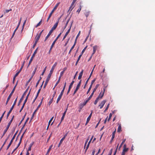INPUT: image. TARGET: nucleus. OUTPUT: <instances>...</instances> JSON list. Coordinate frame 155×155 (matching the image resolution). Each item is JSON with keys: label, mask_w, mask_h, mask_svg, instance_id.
I'll return each mask as SVG.
<instances>
[{"label": "nucleus", "mask_w": 155, "mask_h": 155, "mask_svg": "<svg viewBox=\"0 0 155 155\" xmlns=\"http://www.w3.org/2000/svg\"><path fill=\"white\" fill-rule=\"evenodd\" d=\"M17 99V98L15 99V100L14 101V103L12 106V107L10 108L9 112L8 113V114L7 115V119H8V116L9 115V114L11 112H12V110H13V109L14 108V107L15 106V105L16 103Z\"/></svg>", "instance_id": "1"}, {"label": "nucleus", "mask_w": 155, "mask_h": 155, "mask_svg": "<svg viewBox=\"0 0 155 155\" xmlns=\"http://www.w3.org/2000/svg\"><path fill=\"white\" fill-rule=\"evenodd\" d=\"M59 3H58L56 5L54 6V8H53V10H52L51 12V13L49 14V15L48 16V17L47 19V22H48V20H49V19H50V17H51L53 13L54 12V11L57 9V8L58 7V6L59 5Z\"/></svg>", "instance_id": "2"}, {"label": "nucleus", "mask_w": 155, "mask_h": 155, "mask_svg": "<svg viewBox=\"0 0 155 155\" xmlns=\"http://www.w3.org/2000/svg\"><path fill=\"white\" fill-rule=\"evenodd\" d=\"M38 49V48H37L36 49V50H35V51H34V52L33 53V54L32 55V56H31V57L30 60V61L29 62L28 65L27 66V68H28L29 66L30 65V64H31V62L32 61L33 59V58L35 56V54H36V53L37 52Z\"/></svg>", "instance_id": "3"}, {"label": "nucleus", "mask_w": 155, "mask_h": 155, "mask_svg": "<svg viewBox=\"0 0 155 155\" xmlns=\"http://www.w3.org/2000/svg\"><path fill=\"white\" fill-rule=\"evenodd\" d=\"M29 88V87H28V88L26 89V90H25V91L24 92V93L23 94L21 98H20L19 101V102L18 103V106H19L20 105V104L21 103V102L23 100V99L24 97V96H25V95L26 94V93L28 91V89Z\"/></svg>", "instance_id": "4"}, {"label": "nucleus", "mask_w": 155, "mask_h": 155, "mask_svg": "<svg viewBox=\"0 0 155 155\" xmlns=\"http://www.w3.org/2000/svg\"><path fill=\"white\" fill-rule=\"evenodd\" d=\"M51 75L49 74H48V77L46 78V80L45 81V84L44 85V86H43V88H45L48 82L49 81L50 79V78L51 77Z\"/></svg>", "instance_id": "5"}, {"label": "nucleus", "mask_w": 155, "mask_h": 155, "mask_svg": "<svg viewBox=\"0 0 155 155\" xmlns=\"http://www.w3.org/2000/svg\"><path fill=\"white\" fill-rule=\"evenodd\" d=\"M57 64V62H56L54 63V65L52 66L49 74L51 75V74H52V73H53L54 70L55 66H56Z\"/></svg>", "instance_id": "6"}, {"label": "nucleus", "mask_w": 155, "mask_h": 155, "mask_svg": "<svg viewBox=\"0 0 155 155\" xmlns=\"http://www.w3.org/2000/svg\"><path fill=\"white\" fill-rule=\"evenodd\" d=\"M17 83H18V81L17 82L16 84L15 85L14 87L13 88V89L12 92L10 93V94H9V95L8 97H9L11 98V96H12V94L14 93V91H15V88H16V86L17 85Z\"/></svg>", "instance_id": "7"}, {"label": "nucleus", "mask_w": 155, "mask_h": 155, "mask_svg": "<svg viewBox=\"0 0 155 155\" xmlns=\"http://www.w3.org/2000/svg\"><path fill=\"white\" fill-rule=\"evenodd\" d=\"M58 21H57L56 23L54 25V26L50 30L51 31L53 32L54 30H55L58 25Z\"/></svg>", "instance_id": "8"}, {"label": "nucleus", "mask_w": 155, "mask_h": 155, "mask_svg": "<svg viewBox=\"0 0 155 155\" xmlns=\"http://www.w3.org/2000/svg\"><path fill=\"white\" fill-rule=\"evenodd\" d=\"M105 91V89L104 88V91L103 92H101L100 93V94H99V96L97 97V98H98V99H99L100 98L101 99L104 96Z\"/></svg>", "instance_id": "9"}, {"label": "nucleus", "mask_w": 155, "mask_h": 155, "mask_svg": "<svg viewBox=\"0 0 155 155\" xmlns=\"http://www.w3.org/2000/svg\"><path fill=\"white\" fill-rule=\"evenodd\" d=\"M64 92V91H61V93L60 94L59 96L58 97L57 99V103H58V102H59V101L61 99Z\"/></svg>", "instance_id": "10"}, {"label": "nucleus", "mask_w": 155, "mask_h": 155, "mask_svg": "<svg viewBox=\"0 0 155 155\" xmlns=\"http://www.w3.org/2000/svg\"><path fill=\"white\" fill-rule=\"evenodd\" d=\"M10 125L11 124H10L8 123V124L7 125V127L6 129L4 131V133H3V134L2 135V137L5 135V134L6 133L7 131V130H8V129L9 128Z\"/></svg>", "instance_id": "11"}, {"label": "nucleus", "mask_w": 155, "mask_h": 155, "mask_svg": "<svg viewBox=\"0 0 155 155\" xmlns=\"http://www.w3.org/2000/svg\"><path fill=\"white\" fill-rule=\"evenodd\" d=\"M74 82V81H72V82L71 83V84L69 86V89H68V92L67 93V94H68V93L70 92V90H71V88L72 87Z\"/></svg>", "instance_id": "12"}, {"label": "nucleus", "mask_w": 155, "mask_h": 155, "mask_svg": "<svg viewBox=\"0 0 155 155\" xmlns=\"http://www.w3.org/2000/svg\"><path fill=\"white\" fill-rule=\"evenodd\" d=\"M71 25H72V24L71 25L70 28L68 30V31L66 32V34H65V35H64V38H63V40L66 38V36H67V35H68V33L70 32V30H71Z\"/></svg>", "instance_id": "13"}, {"label": "nucleus", "mask_w": 155, "mask_h": 155, "mask_svg": "<svg viewBox=\"0 0 155 155\" xmlns=\"http://www.w3.org/2000/svg\"><path fill=\"white\" fill-rule=\"evenodd\" d=\"M94 137V136H92L90 140L89 141V142H88L87 144V145L86 147V150H85V153L86 152L87 150V149H88L89 147V145H90V144L92 140V139L93 137Z\"/></svg>", "instance_id": "14"}, {"label": "nucleus", "mask_w": 155, "mask_h": 155, "mask_svg": "<svg viewBox=\"0 0 155 155\" xmlns=\"http://www.w3.org/2000/svg\"><path fill=\"white\" fill-rule=\"evenodd\" d=\"M106 101V100H104L101 102L100 104L99 105V106L100 107V108L101 109L103 107Z\"/></svg>", "instance_id": "15"}, {"label": "nucleus", "mask_w": 155, "mask_h": 155, "mask_svg": "<svg viewBox=\"0 0 155 155\" xmlns=\"http://www.w3.org/2000/svg\"><path fill=\"white\" fill-rule=\"evenodd\" d=\"M92 111L91 113L90 114V115H89V116L87 118V121H86V122L85 124V125H86L88 123V122H89V121L91 119V118L92 116Z\"/></svg>", "instance_id": "16"}, {"label": "nucleus", "mask_w": 155, "mask_h": 155, "mask_svg": "<svg viewBox=\"0 0 155 155\" xmlns=\"http://www.w3.org/2000/svg\"><path fill=\"white\" fill-rule=\"evenodd\" d=\"M68 106L67 107V108L66 109L65 111L63 113V114L62 116V117L61 118V122H62V121L64 119V117H65V115L66 114V112L67 111V109H68Z\"/></svg>", "instance_id": "17"}, {"label": "nucleus", "mask_w": 155, "mask_h": 155, "mask_svg": "<svg viewBox=\"0 0 155 155\" xmlns=\"http://www.w3.org/2000/svg\"><path fill=\"white\" fill-rule=\"evenodd\" d=\"M84 70H82V71L80 72V74H79V75L78 77V79L79 80H81L82 78V75L83 74Z\"/></svg>", "instance_id": "18"}, {"label": "nucleus", "mask_w": 155, "mask_h": 155, "mask_svg": "<svg viewBox=\"0 0 155 155\" xmlns=\"http://www.w3.org/2000/svg\"><path fill=\"white\" fill-rule=\"evenodd\" d=\"M52 31H50L48 34V35L46 37L45 41L48 38V37H49V36L51 34V33H52Z\"/></svg>", "instance_id": "19"}, {"label": "nucleus", "mask_w": 155, "mask_h": 155, "mask_svg": "<svg viewBox=\"0 0 155 155\" xmlns=\"http://www.w3.org/2000/svg\"><path fill=\"white\" fill-rule=\"evenodd\" d=\"M43 98L41 100V101L40 102V103L38 105V107H37V109L35 110V112H36V111L38 110V108L40 107V106H41V105L42 104V101H43Z\"/></svg>", "instance_id": "20"}, {"label": "nucleus", "mask_w": 155, "mask_h": 155, "mask_svg": "<svg viewBox=\"0 0 155 155\" xmlns=\"http://www.w3.org/2000/svg\"><path fill=\"white\" fill-rule=\"evenodd\" d=\"M126 145L125 144L124 146V148L123 150V151H124V152H125V153L126 152H127L128 151V148H126Z\"/></svg>", "instance_id": "21"}, {"label": "nucleus", "mask_w": 155, "mask_h": 155, "mask_svg": "<svg viewBox=\"0 0 155 155\" xmlns=\"http://www.w3.org/2000/svg\"><path fill=\"white\" fill-rule=\"evenodd\" d=\"M67 68L66 67H65L63 68V70L61 71V76H62L65 71L67 69Z\"/></svg>", "instance_id": "22"}, {"label": "nucleus", "mask_w": 155, "mask_h": 155, "mask_svg": "<svg viewBox=\"0 0 155 155\" xmlns=\"http://www.w3.org/2000/svg\"><path fill=\"white\" fill-rule=\"evenodd\" d=\"M97 46H95L93 47V52L92 55L94 54L95 52L96 51L97 48Z\"/></svg>", "instance_id": "23"}, {"label": "nucleus", "mask_w": 155, "mask_h": 155, "mask_svg": "<svg viewBox=\"0 0 155 155\" xmlns=\"http://www.w3.org/2000/svg\"><path fill=\"white\" fill-rule=\"evenodd\" d=\"M52 146H53L52 145H51L50 146V147H49L47 151V152L46 153V155H47L49 153V152L50 151V150L51 149V148H52Z\"/></svg>", "instance_id": "24"}, {"label": "nucleus", "mask_w": 155, "mask_h": 155, "mask_svg": "<svg viewBox=\"0 0 155 155\" xmlns=\"http://www.w3.org/2000/svg\"><path fill=\"white\" fill-rule=\"evenodd\" d=\"M116 129H115V130L112 133V140H113L114 138L115 137V134L116 133Z\"/></svg>", "instance_id": "25"}, {"label": "nucleus", "mask_w": 155, "mask_h": 155, "mask_svg": "<svg viewBox=\"0 0 155 155\" xmlns=\"http://www.w3.org/2000/svg\"><path fill=\"white\" fill-rule=\"evenodd\" d=\"M126 141V139H124L123 141L121 143V144H120V147H119V150L120 149V148L122 147V145H123V144L125 142V141Z\"/></svg>", "instance_id": "26"}, {"label": "nucleus", "mask_w": 155, "mask_h": 155, "mask_svg": "<svg viewBox=\"0 0 155 155\" xmlns=\"http://www.w3.org/2000/svg\"><path fill=\"white\" fill-rule=\"evenodd\" d=\"M13 141V140H11L10 143H9L8 145V146L6 150H8V149L9 148V147H10L11 145L12 144Z\"/></svg>", "instance_id": "27"}, {"label": "nucleus", "mask_w": 155, "mask_h": 155, "mask_svg": "<svg viewBox=\"0 0 155 155\" xmlns=\"http://www.w3.org/2000/svg\"><path fill=\"white\" fill-rule=\"evenodd\" d=\"M31 90V89L30 90V91H29V92H28V94H27V96L26 97V98H25V101H27V100L28 99V97L29 96V94H30Z\"/></svg>", "instance_id": "28"}, {"label": "nucleus", "mask_w": 155, "mask_h": 155, "mask_svg": "<svg viewBox=\"0 0 155 155\" xmlns=\"http://www.w3.org/2000/svg\"><path fill=\"white\" fill-rule=\"evenodd\" d=\"M21 18H20V21L19 22V23L17 26V27H16V29H15V30H14V32H15L16 31H17V30L18 29L19 25H20V22H21Z\"/></svg>", "instance_id": "29"}, {"label": "nucleus", "mask_w": 155, "mask_h": 155, "mask_svg": "<svg viewBox=\"0 0 155 155\" xmlns=\"http://www.w3.org/2000/svg\"><path fill=\"white\" fill-rule=\"evenodd\" d=\"M121 125H120L118 127L117 132H120L121 131Z\"/></svg>", "instance_id": "30"}, {"label": "nucleus", "mask_w": 155, "mask_h": 155, "mask_svg": "<svg viewBox=\"0 0 155 155\" xmlns=\"http://www.w3.org/2000/svg\"><path fill=\"white\" fill-rule=\"evenodd\" d=\"M10 135H8V137H7V138L5 140V141L4 142L2 146V147H3V146L5 144V143H6V142L7 141V140L9 138V137H10Z\"/></svg>", "instance_id": "31"}, {"label": "nucleus", "mask_w": 155, "mask_h": 155, "mask_svg": "<svg viewBox=\"0 0 155 155\" xmlns=\"http://www.w3.org/2000/svg\"><path fill=\"white\" fill-rule=\"evenodd\" d=\"M64 138H62L61 139V140H60V143H59V144H58V147H59L60 146V145L61 144V143H62V142L64 140Z\"/></svg>", "instance_id": "32"}, {"label": "nucleus", "mask_w": 155, "mask_h": 155, "mask_svg": "<svg viewBox=\"0 0 155 155\" xmlns=\"http://www.w3.org/2000/svg\"><path fill=\"white\" fill-rule=\"evenodd\" d=\"M32 76H31V77L29 79V80L27 81V82L26 83L25 85L27 86L28 84V83L30 82V81L31 80V79L32 78Z\"/></svg>", "instance_id": "33"}, {"label": "nucleus", "mask_w": 155, "mask_h": 155, "mask_svg": "<svg viewBox=\"0 0 155 155\" xmlns=\"http://www.w3.org/2000/svg\"><path fill=\"white\" fill-rule=\"evenodd\" d=\"M90 78H88V79L86 81V82H85V85H84V89H85L86 88V85L88 82V81L89 80V79H90Z\"/></svg>", "instance_id": "34"}, {"label": "nucleus", "mask_w": 155, "mask_h": 155, "mask_svg": "<svg viewBox=\"0 0 155 155\" xmlns=\"http://www.w3.org/2000/svg\"><path fill=\"white\" fill-rule=\"evenodd\" d=\"M84 105H83L82 104H80V108H79V110L78 111L80 112L81 110L82 109V108L83 107H84Z\"/></svg>", "instance_id": "35"}, {"label": "nucleus", "mask_w": 155, "mask_h": 155, "mask_svg": "<svg viewBox=\"0 0 155 155\" xmlns=\"http://www.w3.org/2000/svg\"><path fill=\"white\" fill-rule=\"evenodd\" d=\"M27 20V18H26V20L24 22V23H23V25H22V31L23 30L24 28V26H25V24Z\"/></svg>", "instance_id": "36"}, {"label": "nucleus", "mask_w": 155, "mask_h": 155, "mask_svg": "<svg viewBox=\"0 0 155 155\" xmlns=\"http://www.w3.org/2000/svg\"><path fill=\"white\" fill-rule=\"evenodd\" d=\"M99 84H97L96 85L93 91H94V92L96 90H97V87L99 86Z\"/></svg>", "instance_id": "37"}, {"label": "nucleus", "mask_w": 155, "mask_h": 155, "mask_svg": "<svg viewBox=\"0 0 155 155\" xmlns=\"http://www.w3.org/2000/svg\"><path fill=\"white\" fill-rule=\"evenodd\" d=\"M74 6H72V5H71V6L69 8V10L68 11V12H69L70 11H71L72 10L73 8H74Z\"/></svg>", "instance_id": "38"}, {"label": "nucleus", "mask_w": 155, "mask_h": 155, "mask_svg": "<svg viewBox=\"0 0 155 155\" xmlns=\"http://www.w3.org/2000/svg\"><path fill=\"white\" fill-rule=\"evenodd\" d=\"M40 37V36L37 35L35 37V40H37L38 41Z\"/></svg>", "instance_id": "39"}, {"label": "nucleus", "mask_w": 155, "mask_h": 155, "mask_svg": "<svg viewBox=\"0 0 155 155\" xmlns=\"http://www.w3.org/2000/svg\"><path fill=\"white\" fill-rule=\"evenodd\" d=\"M109 105H110L109 104H108L107 105L106 108L105 109V110L104 111V112H105L108 110V109L109 107Z\"/></svg>", "instance_id": "40"}, {"label": "nucleus", "mask_w": 155, "mask_h": 155, "mask_svg": "<svg viewBox=\"0 0 155 155\" xmlns=\"http://www.w3.org/2000/svg\"><path fill=\"white\" fill-rule=\"evenodd\" d=\"M41 78L40 77V78L39 79L38 81L36 83V86H35V87H37V86L38 85V84H39V82H40V81L41 80Z\"/></svg>", "instance_id": "41"}, {"label": "nucleus", "mask_w": 155, "mask_h": 155, "mask_svg": "<svg viewBox=\"0 0 155 155\" xmlns=\"http://www.w3.org/2000/svg\"><path fill=\"white\" fill-rule=\"evenodd\" d=\"M37 69V67H36V68H35L34 71H33V73H32V77H33V76L35 74V73Z\"/></svg>", "instance_id": "42"}, {"label": "nucleus", "mask_w": 155, "mask_h": 155, "mask_svg": "<svg viewBox=\"0 0 155 155\" xmlns=\"http://www.w3.org/2000/svg\"><path fill=\"white\" fill-rule=\"evenodd\" d=\"M26 130V129L24 131V132L23 133V134H22V135L21 136V138H20V141L21 142V140H22V138H23V135H24V134H25V133Z\"/></svg>", "instance_id": "43"}, {"label": "nucleus", "mask_w": 155, "mask_h": 155, "mask_svg": "<svg viewBox=\"0 0 155 155\" xmlns=\"http://www.w3.org/2000/svg\"><path fill=\"white\" fill-rule=\"evenodd\" d=\"M53 100V97L50 100L48 103L49 105H50L52 102Z\"/></svg>", "instance_id": "44"}, {"label": "nucleus", "mask_w": 155, "mask_h": 155, "mask_svg": "<svg viewBox=\"0 0 155 155\" xmlns=\"http://www.w3.org/2000/svg\"><path fill=\"white\" fill-rule=\"evenodd\" d=\"M41 21H42V20H41V21L36 26V28L39 26L41 24Z\"/></svg>", "instance_id": "45"}, {"label": "nucleus", "mask_w": 155, "mask_h": 155, "mask_svg": "<svg viewBox=\"0 0 155 155\" xmlns=\"http://www.w3.org/2000/svg\"><path fill=\"white\" fill-rule=\"evenodd\" d=\"M87 46H86L84 48L83 50L82 51V52H81V54H83V53H84V52L85 51V50L87 48Z\"/></svg>", "instance_id": "46"}, {"label": "nucleus", "mask_w": 155, "mask_h": 155, "mask_svg": "<svg viewBox=\"0 0 155 155\" xmlns=\"http://www.w3.org/2000/svg\"><path fill=\"white\" fill-rule=\"evenodd\" d=\"M92 86L91 85H90V87H89V88L88 89V90L87 92V94H88V93H89V92H90V91L91 88H92Z\"/></svg>", "instance_id": "47"}, {"label": "nucleus", "mask_w": 155, "mask_h": 155, "mask_svg": "<svg viewBox=\"0 0 155 155\" xmlns=\"http://www.w3.org/2000/svg\"><path fill=\"white\" fill-rule=\"evenodd\" d=\"M112 115V113L110 114L108 120V121H109L110 119H111V117Z\"/></svg>", "instance_id": "48"}, {"label": "nucleus", "mask_w": 155, "mask_h": 155, "mask_svg": "<svg viewBox=\"0 0 155 155\" xmlns=\"http://www.w3.org/2000/svg\"><path fill=\"white\" fill-rule=\"evenodd\" d=\"M99 99H98V98H97H97L94 101V104H96L98 101L99 100Z\"/></svg>", "instance_id": "49"}, {"label": "nucleus", "mask_w": 155, "mask_h": 155, "mask_svg": "<svg viewBox=\"0 0 155 155\" xmlns=\"http://www.w3.org/2000/svg\"><path fill=\"white\" fill-rule=\"evenodd\" d=\"M95 81L96 78H95L91 82V84L90 85H91V86L92 87L93 84H94V82Z\"/></svg>", "instance_id": "50"}, {"label": "nucleus", "mask_w": 155, "mask_h": 155, "mask_svg": "<svg viewBox=\"0 0 155 155\" xmlns=\"http://www.w3.org/2000/svg\"><path fill=\"white\" fill-rule=\"evenodd\" d=\"M46 68H47V67H46L43 70V72H42V73L41 74V75H44V73H45V71H46Z\"/></svg>", "instance_id": "51"}, {"label": "nucleus", "mask_w": 155, "mask_h": 155, "mask_svg": "<svg viewBox=\"0 0 155 155\" xmlns=\"http://www.w3.org/2000/svg\"><path fill=\"white\" fill-rule=\"evenodd\" d=\"M17 133V131L15 134L14 135L12 139H11L12 140H13L15 138V136H16Z\"/></svg>", "instance_id": "52"}, {"label": "nucleus", "mask_w": 155, "mask_h": 155, "mask_svg": "<svg viewBox=\"0 0 155 155\" xmlns=\"http://www.w3.org/2000/svg\"><path fill=\"white\" fill-rule=\"evenodd\" d=\"M89 101L88 100H86L85 101H84V103L83 104H82L84 106L87 103L88 101Z\"/></svg>", "instance_id": "53"}, {"label": "nucleus", "mask_w": 155, "mask_h": 155, "mask_svg": "<svg viewBox=\"0 0 155 155\" xmlns=\"http://www.w3.org/2000/svg\"><path fill=\"white\" fill-rule=\"evenodd\" d=\"M55 43V41H54L53 42L51 46V49H52L53 47L54 46Z\"/></svg>", "instance_id": "54"}, {"label": "nucleus", "mask_w": 155, "mask_h": 155, "mask_svg": "<svg viewBox=\"0 0 155 155\" xmlns=\"http://www.w3.org/2000/svg\"><path fill=\"white\" fill-rule=\"evenodd\" d=\"M66 82H65L64 83V87H63V89L62 90V91H64V89H65V87H66Z\"/></svg>", "instance_id": "55"}, {"label": "nucleus", "mask_w": 155, "mask_h": 155, "mask_svg": "<svg viewBox=\"0 0 155 155\" xmlns=\"http://www.w3.org/2000/svg\"><path fill=\"white\" fill-rule=\"evenodd\" d=\"M41 90V89H39L38 90V92H37V94L36 96V97H38V94H39V93H40V91Z\"/></svg>", "instance_id": "56"}, {"label": "nucleus", "mask_w": 155, "mask_h": 155, "mask_svg": "<svg viewBox=\"0 0 155 155\" xmlns=\"http://www.w3.org/2000/svg\"><path fill=\"white\" fill-rule=\"evenodd\" d=\"M74 46H74V45H73V46L71 47V49L69 51V54H70L71 53L72 50L74 48Z\"/></svg>", "instance_id": "57"}, {"label": "nucleus", "mask_w": 155, "mask_h": 155, "mask_svg": "<svg viewBox=\"0 0 155 155\" xmlns=\"http://www.w3.org/2000/svg\"><path fill=\"white\" fill-rule=\"evenodd\" d=\"M10 98H11L9 97H8L7 100V101H6V105H7V104L8 103V102L9 101V100L10 99Z\"/></svg>", "instance_id": "58"}, {"label": "nucleus", "mask_w": 155, "mask_h": 155, "mask_svg": "<svg viewBox=\"0 0 155 155\" xmlns=\"http://www.w3.org/2000/svg\"><path fill=\"white\" fill-rule=\"evenodd\" d=\"M19 73L20 72L18 71L16 73V74H15L14 77H15V78H16L18 75Z\"/></svg>", "instance_id": "59"}, {"label": "nucleus", "mask_w": 155, "mask_h": 155, "mask_svg": "<svg viewBox=\"0 0 155 155\" xmlns=\"http://www.w3.org/2000/svg\"><path fill=\"white\" fill-rule=\"evenodd\" d=\"M81 5H80V7H79V8L78 9L77 12H78V13H79L80 12V11H81Z\"/></svg>", "instance_id": "60"}, {"label": "nucleus", "mask_w": 155, "mask_h": 155, "mask_svg": "<svg viewBox=\"0 0 155 155\" xmlns=\"http://www.w3.org/2000/svg\"><path fill=\"white\" fill-rule=\"evenodd\" d=\"M54 117H51V119L49 121V122H48V124L49 125H50L51 122V121H52V120L53 118Z\"/></svg>", "instance_id": "61"}, {"label": "nucleus", "mask_w": 155, "mask_h": 155, "mask_svg": "<svg viewBox=\"0 0 155 155\" xmlns=\"http://www.w3.org/2000/svg\"><path fill=\"white\" fill-rule=\"evenodd\" d=\"M95 151V149H94L93 150L91 155H94Z\"/></svg>", "instance_id": "62"}, {"label": "nucleus", "mask_w": 155, "mask_h": 155, "mask_svg": "<svg viewBox=\"0 0 155 155\" xmlns=\"http://www.w3.org/2000/svg\"><path fill=\"white\" fill-rule=\"evenodd\" d=\"M68 132H67L64 136V137L62 138H64V139H65V137L67 136V135L68 134Z\"/></svg>", "instance_id": "63"}, {"label": "nucleus", "mask_w": 155, "mask_h": 155, "mask_svg": "<svg viewBox=\"0 0 155 155\" xmlns=\"http://www.w3.org/2000/svg\"><path fill=\"white\" fill-rule=\"evenodd\" d=\"M82 54H81L78 57V58L77 59V60H78V61H79L81 58V57L82 55Z\"/></svg>", "instance_id": "64"}]
</instances>
